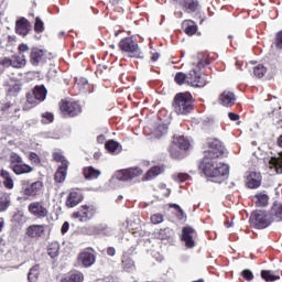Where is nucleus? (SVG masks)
Listing matches in <instances>:
<instances>
[{"label":"nucleus","mask_w":282,"mask_h":282,"mask_svg":"<svg viewBox=\"0 0 282 282\" xmlns=\"http://www.w3.org/2000/svg\"><path fill=\"white\" fill-rule=\"evenodd\" d=\"M256 198H257V203H256L257 206L259 207L268 206V202L270 199L268 197V194H263V193L257 194Z\"/></svg>","instance_id":"nucleus-38"},{"label":"nucleus","mask_w":282,"mask_h":282,"mask_svg":"<svg viewBox=\"0 0 282 282\" xmlns=\"http://www.w3.org/2000/svg\"><path fill=\"white\" fill-rule=\"evenodd\" d=\"M177 147L181 151H188L191 149V141L188 138L180 134H175L173 138V145L170 148V154L172 158H180V151L175 150Z\"/></svg>","instance_id":"nucleus-7"},{"label":"nucleus","mask_w":282,"mask_h":282,"mask_svg":"<svg viewBox=\"0 0 282 282\" xmlns=\"http://www.w3.org/2000/svg\"><path fill=\"white\" fill-rule=\"evenodd\" d=\"M158 58H160V53H154L151 57L153 62L158 61Z\"/></svg>","instance_id":"nucleus-59"},{"label":"nucleus","mask_w":282,"mask_h":282,"mask_svg":"<svg viewBox=\"0 0 282 282\" xmlns=\"http://www.w3.org/2000/svg\"><path fill=\"white\" fill-rule=\"evenodd\" d=\"M250 224L253 228H268L270 226V216L263 210H256L251 214Z\"/></svg>","instance_id":"nucleus-8"},{"label":"nucleus","mask_w":282,"mask_h":282,"mask_svg":"<svg viewBox=\"0 0 282 282\" xmlns=\"http://www.w3.org/2000/svg\"><path fill=\"white\" fill-rule=\"evenodd\" d=\"M79 202H83V194L80 192L72 191L66 199V206L68 208H74L78 206Z\"/></svg>","instance_id":"nucleus-18"},{"label":"nucleus","mask_w":282,"mask_h":282,"mask_svg":"<svg viewBox=\"0 0 282 282\" xmlns=\"http://www.w3.org/2000/svg\"><path fill=\"white\" fill-rule=\"evenodd\" d=\"M225 226H226V228H231V226H232V223H225Z\"/></svg>","instance_id":"nucleus-62"},{"label":"nucleus","mask_w":282,"mask_h":282,"mask_svg":"<svg viewBox=\"0 0 282 282\" xmlns=\"http://www.w3.org/2000/svg\"><path fill=\"white\" fill-rule=\"evenodd\" d=\"M67 230H69V223L65 221L62 225V229H61L62 235H65V232H67Z\"/></svg>","instance_id":"nucleus-56"},{"label":"nucleus","mask_w":282,"mask_h":282,"mask_svg":"<svg viewBox=\"0 0 282 282\" xmlns=\"http://www.w3.org/2000/svg\"><path fill=\"white\" fill-rule=\"evenodd\" d=\"M119 48L121 52H126L130 58H142V52L138 43L131 37H124L119 42Z\"/></svg>","instance_id":"nucleus-6"},{"label":"nucleus","mask_w":282,"mask_h":282,"mask_svg":"<svg viewBox=\"0 0 282 282\" xmlns=\"http://www.w3.org/2000/svg\"><path fill=\"white\" fill-rule=\"evenodd\" d=\"M206 65V61L200 59L195 68H192L187 74V85L191 87H204L206 85V80L202 78V73L199 69Z\"/></svg>","instance_id":"nucleus-5"},{"label":"nucleus","mask_w":282,"mask_h":282,"mask_svg":"<svg viewBox=\"0 0 282 282\" xmlns=\"http://www.w3.org/2000/svg\"><path fill=\"white\" fill-rule=\"evenodd\" d=\"M46 55L45 51L39 48V47H33L30 53V63L34 67H37V65H41V63H45Z\"/></svg>","instance_id":"nucleus-14"},{"label":"nucleus","mask_w":282,"mask_h":282,"mask_svg":"<svg viewBox=\"0 0 282 282\" xmlns=\"http://www.w3.org/2000/svg\"><path fill=\"white\" fill-rule=\"evenodd\" d=\"M42 122L43 124H50V122H54V115L52 112L42 113Z\"/></svg>","instance_id":"nucleus-43"},{"label":"nucleus","mask_w":282,"mask_h":282,"mask_svg":"<svg viewBox=\"0 0 282 282\" xmlns=\"http://www.w3.org/2000/svg\"><path fill=\"white\" fill-rule=\"evenodd\" d=\"M78 261L84 268H91L96 263V254L89 251H83L78 256Z\"/></svg>","instance_id":"nucleus-16"},{"label":"nucleus","mask_w":282,"mask_h":282,"mask_svg":"<svg viewBox=\"0 0 282 282\" xmlns=\"http://www.w3.org/2000/svg\"><path fill=\"white\" fill-rule=\"evenodd\" d=\"M172 206H173V208H176V210H178V218L180 219H186V214H184V210L182 209V207H180V205L174 204Z\"/></svg>","instance_id":"nucleus-52"},{"label":"nucleus","mask_w":282,"mask_h":282,"mask_svg":"<svg viewBox=\"0 0 282 282\" xmlns=\"http://www.w3.org/2000/svg\"><path fill=\"white\" fill-rule=\"evenodd\" d=\"M178 3L187 13L197 12V8H199V2H197V0H182V2Z\"/></svg>","instance_id":"nucleus-25"},{"label":"nucleus","mask_w":282,"mask_h":282,"mask_svg":"<svg viewBox=\"0 0 282 282\" xmlns=\"http://www.w3.org/2000/svg\"><path fill=\"white\" fill-rule=\"evenodd\" d=\"M45 228H47V225H31L26 228V236L31 237L32 239L43 237Z\"/></svg>","instance_id":"nucleus-17"},{"label":"nucleus","mask_w":282,"mask_h":282,"mask_svg":"<svg viewBox=\"0 0 282 282\" xmlns=\"http://www.w3.org/2000/svg\"><path fill=\"white\" fill-rule=\"evenodd\" d=\"M228 118L230 120H232L234 122H237V120H239V115L235 113V112H229L228 113Z\"/></svg>","instance_id":"nucleus-57"},{"label":"nucleus","mask_w":282,"mask_h":282,"mask_svg":"<svg viewBox=\"0 0 282 282\" xmlns=\"http://www.w3.org/2000/svg\"><path fill=\"white\" fill-rule=\"evenodd\" d=\"M185 34H187V36H193V34H195L197 32V25H195V22L193 21H186L185 22Z\"/></svg>","instance_id":"nucleus-36"},{"label":"nucleus","mask_w":282,"mask_h":282,"mask_svg":"<svg viewBox=\"0 0 282 282\" xmlns=\"http://www.w3.org/2000/svg\"><path fill=\"white\" fill-rule=\"evenodd\" d=\"M34 30L37 33H41V32H43L45 30V28L43 25V21L41 20V18H36L35 19Z\"/></svg>","instance_id":"nucleus-45"},{"label":"nucleus","mask_w":282,"mask_h":282,"mask_svg":"<svg viewBox=\"0 0 282 282\" xmlns=\"http://www.w3.org/2000/svg\"><path fill=\"white\" fill-rule=\"evenodd\" d=\"M105 230L102 226H88L83 228L85 235H100Z\"/></svg>","instance_id":"nucleus-31"},{"label":"nucleus","mask_w":282,"mask_h":282,"mask_svg":"<svg viewBox=\"0 0 282 282\" xmlns=\"http://www.w3.org/2000/svg\"><path fill=\"white\" fill-rule=\"evenodd\" d=\"M15 32L20 36H26L28 32H30V22H28V19L22 18L17 21Z\"/></svg>","instance_id":"nucleus-20"},{"label":"nucleus","mask_w":282,"mask_h":282,"mask_svg":"<svg viewBox=\"0 0 282 282\" xmlns=\"http://www.w3.org/2000/svg\"><path fill=\"white\" fill-rule=\"evenodd\" d=\"M9 169L13 171L15 175H28L34 171V167L25 164L23 158L17 152H11L9 155Z\"/></svg>","instance_id":"nucleus-3"},{"label":"nucleus","mask_w":282,"mask_h":282,"mask_svg":"<svg viewBox=\"0 0 282 282\" xmlns=\"http://www.w3.org/2000/svg\"><path fill=\"white\" fill-rule=\"evenodd\" d=\"M106 149L109 153H120V151H122L120 143L113 140L106 143Z\"/></svg>","instance_id":"nucleus-29"},{"label":"nucleus","mask_w":282,"mask_h":282,"mask_svg":"<svg viewBox=\"0 0 282 282\" xmlns=\"http://www.w3.org/2000/svg\"><path fill=\"white\" fill-rule=\"evenodd\" d=\"M29 213L36 217V219H45L50 215V210L44 202H33L29 205Z\"/></svg>","instance_id":"nucleus-10"},{"label":"nucleus","mask_w":282,"mask_h":282,"mask_svg":"<svg viewBox=\"0 0 282 282\" xmlns=\"http://www.w3.org/2000/svg\"><path fill=\"white\" fill-rule=\"evenodd\" d=\"M67 166H69V162H63V165L58 166V170L55 173V182L59 184L65 182L67 177Z\"/></svg>","instance_id":"nucleus-23"},{"label":"nucleus","mask_w":282,"mask_h":282,"mask_svg":"<svg viewBox=\"0 0 282 282\" xmlns=\"http://www.w3.org/2000/svg\"><path fill=\"white\" fill-rule=\"evenodd\" d=\"M98 209L94 205H84L78 212L73 214V219H78L79 221H89L96 217Z\"/></svg>","instance_id":"nucleus-9"},{"label":"nucleus","mask_w":282,"mask_h":282,"mask_svg":"<svg viewBox=\"0 0 282 282\" xmlns=\"http://www.w3.org/2000/svg\"><path fill=\"white\" fill-rule=\"evenodd\" d=\"M237 99L235 98V93L225 90L220 96H219V102L224 107H232L235 105V101Z\"/></svg>","instance_id":"nucleus-19"},{"label":"nucleus","mask_w":282,"mask_h":282,"mask_svg":"<svg viewBox=\"0 0 282 282\" xmlns=\"http://www.w3.org/2000/svg\"><path fill=\"white\" fill-rule=\"evenodd\" d=\"M142 173V169L140 167H130L117 172L116 177L120 182H129V180H135V177H140Z\"/></svg>","instance_id":"nucleus-11"},{"label":"nucleus","mask_w":282,"mask_h":282,"mask_svg":"<svg viewBox=\"0 0 282 282\" xmlns=\"http://www.w3.org/2000/svg\"><path fill=\"white\" fill-rule=\"evenodd\" d=\"M58 250H59V247H58V243H53L47 252H48V256L51 257V259H56V257H58Z\"/></svg>","instance_id":"nucleus-41"},{"label":"nucleus","mask_w":282,"mask_h":282,"mask_svg":"<svg viewBox=\"0 0 282 282\" xmlns=\"http://www.w3.org/2000/svg\"><path fill=\"white\" fill-rule=\"evenodd\" d=\"M173 231L171 230V228H165L160 230L159 237L160 239H169V237H171Z\"/></svg>","instance_id":"nucleus-44"},{"label":"nucleus","mask_w":282,"mask_h":282,"mask_svg":"<svg viewBox=\"0 0 282 282\" xmlns=\"http://www.w3.org/2000/svg\"><path fill=\"white\" fill-rule=\"evenodd\" d=\"M80 83L83 84V85H87V79L86 78H80Z\"/></svg>","instance_id":"nucleus-61"},{"label":"nucleus","mask_w":282,"mask_h":282,"mask_svg":"<svg viewBox=\"0 0 282 282\" xmlns=\"http://www.w3.org/2000/svg\"><path fill=\"white\" fill-rule=\"evenodd\" d=\"M174 80L177 85H184V83H187V75L184 73H176Z\"/></svg>","instance_id":"nucleus-42"},{"label":"nucleus","mask_w":282,"mask_h":282,"mask_svg":"<svg viewBox=\"0 0 282 282\" xmlns=\"http://www.w3.org/2000/svg\"><path fill=\"white\" fill-rule=\"evenodd\" d=\"M39 270H41V267L39 264L32 267L28 274V280L30 282H36L39 280Z\"/></svg>","instance_id":"nucleus-32"},{"label":"nucleus","mask_w":282,"mask_h":282,"mask_svg":"<svg viewBox=\"0 0 282 282\" xmlns=\"http://www.w3.org/2000/svg\"><path fill=\"white\" fill-rule=\"evenodd\" d=\"M197 237V232L195 229L191 227H184L182 230V239L186 246V248H195V239Z\"/></svg>","instance_id":"nucleus-13"},{"label":"nucleus","mask_w":282,"mask_h":282,"mask_svg":"<svg viewBox=\"0 0 282 282\" xmlns=\"http://www.w3.org/2000/svg\"><path fill=\"white\" fill-rule=\"evenodd\" d=\"M272 214L276 221H282V203H274L272 207Z\"/></svg>","instance_id":"nucleus-33"},{"label":"nucleus","mask_w":282,"mask_h":282,"mask_svg":"<svg viewBox=\"0 0 282 282\" xmlns=\"http://www.w3.org/2000/svg\"><path fill=\"white\" fill-rule=\"evenodd\" d=\"M97 142H105V135H99L97 138Z\"/></svg>","instance_id":"nucleus-60"},{"label":"nucleus","mask_w":282,"mask_h":282,"mask_svg":"<svg viewBox=\"0 0 282 282\" xmlns=\"http://www.w3.org/2000/svg\"><path fill=\"white\" fill-rule=\"evenodd\" d=\"M84 176L86 177V180H98V177H100V171L94 169L93 166L85 167Z\"/></svg>","instance_id":"nucleus-27"},{"label":"nucleus","mask_w":282,"mask_h":282,"mask_svg":"<svg viewBox=\"0 0 282 282\" xmlns=\"http://www.w3.org/2000/svg\"><path fill=\"white\" fill-rule=\"evenodd\" d=\"M275 47H278V50H282V31L276 33Z\"/></svg>","instance_id":"nucleus-49"},{"label":"nucleus","mask_w":282,"mask_h":282,"mask_svg":"<svg viewBox=\"0 0 282 282\" xmlns=\"http://www.w3.org/2000/svg\"><path fill=\"white\" fill-rule=\"evenodd\" d=\"M0 177L3 180V186L7 187L9 191L14 188V180L12 178V174L8 172V170L0 171Z\"/></svg>","instance_id":"nucleus-24"},{"label":"nucleus","mask_w":282,"mask_h":282,"mask_svg":"<svg viewBox=\"0 0 282 282\" xmlns=\"http://www.w3.org/2000/svg\"><path fill=\"white\" fill-rule=\"evenodd\" d=\"M152 224H162L164 221V215L162 214H154L151 216Z\"/></svg>","instance_id":"nucleus-46"},{"label":"nucleus","mask_w":282,"mask_h":282,"mask_svg":"<svg viewBox=\"0 0 282 282\" xmlns=\"http://www.w3.org/2000/svg\"><path fill=\"white\" fill-rule=\"evenodd\" d=\"M107 256H108V257H116V248L109 247V248L107 249Z\"/></svg>","instance_id":"nucleus-58"},{"label":"nucleus","mask_w":282,"mask_h":282,"mask_svg":"<svg viewBox=\"0 0 282 282\" xmlns=\"http://www.w3.org/2000/svg\"><path fill=\"white\" fill-rule=\"evenodd\" d=\"M162 174V167L160 166H153L151 170H149L144 176V180L149 182V180H155L158 175Z\"/></svg>","instance_id":"nucleus-30"},{"label":"nucleus","mask_w":282,"mask_h":282,"mask_svg":"<svg viewBox=\"0 0 282 282\" xmlns=\"http://www.w3.org/2000/svg\"><path fill=\"white\" fill-rule=\"evenodd\" d=\"M4 111H10V113H12L13 118H19V111H21V108H19L18 106H14L13 104H6L4 105Z\"/></svg>","instance_id":"nucleus-40"},{"label":"nucleus","mask_w":282,"mask_h":282,"mask_svg":"<svg viewBox=\"0 0 282 282\" xmlns=\"http://www.w3.org/2000/svg\"><path fill=\"white\" fill-rule=\"evenodd\" d=\"M47 96V89L45 86H35L33 89V94L26 95V102L24 104L23 110L29 111L33 107H36L39 102H43Z\"/></svg>","instance_id":"nucleus-4"},{"label":"nucleus","mask_w":282,"mask_h":282,"mask_svg":"<svg viewBox=\"0 0 282 282\" xmlns=\"http://www.w3.org/2000/svg\"><path fill=\"white\" fill-rule=\"evenodd\" d=\"M209 149L204 152V159L199 165V169L205 173L207 177H213L214 182L221 184L226 177L230 167L224 163H215L219 155H224V145L217 139H212L208 142Z\"/></svg>","instance_id":"nucleus-1"},{"label":"nucleus","mask_w":282,"mask_h":282,"mask_svg":"<svg viewBox=\"0 0 282 282\" xmlns=\"http://www.w3.org/2000/svg\"><path fill=\"white\" fill-rule=\"evenodd\" d=\"M19 91H21V86L19 84H15L9 88V94H19Z\"/></svg>","instance_id":"nucleus-54"},{"label":"nucleus","mask_w":282,"mask_h":282,"mask_svg":"<svg viewBox=\"0 0 282 282\" xmlns=\"http://www.w3.org/2000/svg\"><path fill=\"white\" fill-rule=\"evenodd\" d=\"M12 67L17 69H21V67H25V55H13L11 57Z\"/></svg>","instance_id":"nucleus-26"},{"label":"nucleus","mask_w":282,"mask_h":282,"mask_svg":"<svg viewBox=\"0 0 282 282\" xmlns=\"http://www.w3.org/2000/svg\"><path fill=\"white\" fill-rule=\"evenodd\" d=\"M261 276L267 282H272V281H279L281 276L272 274V271H261Z\"/></svg>","instance_id":"nucleus-39"},{"label":"nucleus","mask_w":282,"mask_h":282,"mask_svg":"<svg viewBox=\"0 0 282 282\" xmlns=\"http://www.w3.org/2000/svg\"><path fill=\"white\" fill-rule=\"evenodd\" d=\"M61 111L65 116H70V118H74V116H78L83 111L80 108V104L76 101H62L61 104Z\"/></svg>","instance_id":"nucleus-12"},{"label":"nucleus","mask_w":282,"mask_h":282,"mask_svg":"<svg viewBox=\"0 0 282 282\" xmlns=\"http://www.w3.org/2000/svg\"><path fill=\"white\" fill-rule=\"evenodd\" d=\"M167 131H169V126L161 123L154 129L153 133L155 138H162V135H166Z\"/></svg>","instance_id":"nucleus-35"},{"label":"nucleus","mask_w":282,"mask_h":282,"mask_svg":"<svg viewBox=\"0 0 282 282\" xmlns=\"http://www.w3.org/2000/svg\"><path fill=\"white\" fill-rule=\"evenodd\" d=\"M1 66H2V67H12V58L4 57V58L1 61Z\"/></svg>","instance_id":"nucleus-53"},{"label":"nucleus","mask_w":282,"mask_h":282,"mask_svg":"<svg viewBox=\"0 0 282 282\" xmlns=\"http://www.w3.org/2000/svg\"><path fill=\"white\" fill-rule=\"evenodd\" d=\"M29 160L31 162H34L35 164H39V154L37 153H34V152H31L29 154Z\"/></svg>","instance_id":"nucleus-55"},{"label":"nucleus","mask_w":282,"mask_h":282,"mask_svg":"<svg viewBox=\"0 0 282 282\" xmlns=\"http://www.w3.org/2000/svg\"><path fill=\"white\" fill-rule=\"evenodd\" d=\"M278 142H279V145L282 147V135L279 137Z\"/></svg>","instance_id":"nucleus-64"},{"label":"nucleus","mask_w":282,"mask_h":282,"mask_svg":"<svg viewBox=\"0 0 282 282\" xmlns=\"http://www.w3.org/2000/svg\"><path fill=\"white\" fill-rule=\"evenodd\" d=\"M264 164L273 173H282V152L279 154V158H269L264 160Z\"/></svg>","instance_id":"nucleus-15"},{"label":"nucleus","mask_w":282,"mask_h":282,"mask_svg":"<svg viewBox=\"0 0 282 282\" xmlns=\"http://www.w3.org/2000/svg\"><path fill=\"white\" fill-rule=\"evenodd\" d=\"M248 188H259L261 186V173L250 172L247 176Z\"/></svg>","instance_id":"nucleus-21"},{"label":"nucleus","mask_w":282,"mask_h":282,"mask_svg":"<svg viewBox=\"0 0 282 282\" xmlns=\"http://www.w3.org/2000/svg\"><path fill=\"white\" fill-rule=\"evenodd\" d=\"M242 276H243V279H246V281H252V279H254L252 271H250L248 269L242 271Z\"/></svg>","instance_id":"nucleus-50"},{"label":"nucleus","mask_w":282,"mask_h":282,"mask_svg":"<svg viewBox=\"0 0 282 282\" xmlns=\"http://www.w3.org/2000/svg\"><path fill=\"white\" fill-rule=\"evenodd\" d=\"M19 54H21V56H23V54H25V52H30V46H28V44L22 43L19 45Z\"/></svg>","instance_id":"nucleus-51"},{"label":"nucleus","mask_w":282,"mask_h":282,"mask_svg":"<svg viewBox=\"0 0 282 282\" xmlns=\"http://www.w3.org/2000/svg\"><path fill=\"white\" fill-rule=\"evenodd\" d=\"M268 72V68L263 66L262 64H258L256 67H253V75L256 78H263Z\"/></svg>","instance_id":"nucleus-34"},{"label":"nucleus","mask_w":282,"mask_h":282,"mask_svg":"<svg viewBox=\"0 0 282 282\" xmlns=\"http://www.w3.org/2000/svg\"><path fill=\"white\" fill-rule=\"evenodd\" d=\"M41 188H43V182L36 181L26 188H24V195H28L29 197H34L37 193H41Z\"/></svg>","instance_id":"nucleus-22"},{"label":"nucleus","mask_w":282,"mask_h":282,"mask_svg":"<svg viewBox=\"0 0 282 282\" xmlns=\"http://www.w3.org/2000/svg\"><path fill=\"white\" fill-rule=\"evenodd\" d=\"M253 155H254L258 160H263V156L258 155L257 152H254Z\"/></svg>","instance_id":"nucleus-63"},{"label":"nucleus","mask_w":282,"mask_h":282,"mask_svg":"<svg viewBox=\"0 0 282 282\" xmlns=\"http://www.w3.org/2000/svg\"><path fill=\"white\" fill-rule=\"evenodd\" d=\"M175 182L182 183V182H186V180H188V174H184V173H180V174H175L174 176Z\"/></svg>","instance_id":"nucleus-47"},{"label":"nucleus","mask_w":282,"mask_h":282,"mask_svg":"<svg viewBox=\"0 0 282 282\" xmlns=\"http://www.w3.org/2000/svg\"><path fill=\"white\" fill-rule=\"evenodd\" d=\"M10 208V196H0V213H6Z\"/></svg>","instance_id":"nucleus-37"},{"label":"nucleus","mask_w":282,"mask_h":282,"mask_svg":"<svg viewBox=\"0 0 282 282\" xmlns=\"http://www.w3.org/2000/svg\"><path fill=\"white\" fill-rule=\"evenodd\" d=\"M53 158L55 160V162H61V166H63V162H67V160H65V156H63V154L61 152H55L53 153Z\"/></svg>","instance_id":"nucleus-48"},{"label":"nucleus","mask_w":282,"mask_h":282,"mask_svg":"<svg viewBox=\"0 0 282 282\" xmlns=\"http://www.w3.org/2000/svg\"><path fill=\"white\" fill-rule=\"evenodd\" d=\"M122 268L126 272H133V270H135V264L131 258L123 256Z\"/></svg>","instance_id":"nucleus-28"},{"label":"nucleus","mask_w":282,"mask_h":282,"mask_svg":"<svg viewBox=\"0 0 282 282\" xmlns=\"http://www.w3.org/2000/svg\"><path fill=\"white\" fill-rule=\"evenodd\" d=\"M173 109L177 116H187L193 111V96L188 93H180L174 97Z\"/></svg>","instance_id":"nucleus-2"}]
</instances>
